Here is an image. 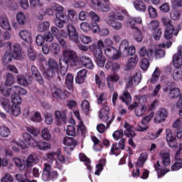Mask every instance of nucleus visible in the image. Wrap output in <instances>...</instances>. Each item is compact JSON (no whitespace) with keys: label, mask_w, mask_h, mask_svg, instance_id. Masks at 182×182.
Listing matches in <instances>:
<instances>
[{"label":"nucleus","mask_w":182,"mask_h":182,"mask_svg":"<svg viewBox=\"0 0 182 182\" xmlns=\"http://www.w3.org/2000/svg\"><path fill=\"white\" fill-rule=\"evenodd\" d=\"M14 162L16 167H18L21 171H25L26 174L31 173V167L35 166L38 163V155L36 154H30L25 161H22L21 159L15 157L14 158Z\"/></svg>","instance_id":"nucleus-1"},{"label":"nucleus","mask_w":182,"mask_h":182,"mask_svg":"<svg viewBox=\"0 0 182 182\" xmlns=\"http://www.w3.org/2000/svg\"><path fill=\"white\" fill-rule=\"evenodd\" d=\"M69 21L73 24H76L77 22H79V20L77 19V13L76 11L73 9H68L67 11V17L63 13L56 14L55 23L58 28H63L65 26V23H68Z\"/></svg>","instance_id":"nucleus-2"},{"label":"nucleus","mask_w":182,"mask_h":182,"mask_svg":"<svg viewBox=\"0 0 182 182\" xmlns=\"http://www.w3.org/2000/svg\"><path fill=\"white\" fill-rule=\"evenodd\" d=\"M0 105L3 109L13 116H19L21 114V108L18 105H11V101L5 97L0 98Z\"/></svg>","instance_id":"nucleus-3"},{"label":"nucleus","mask_w":182,"mask_h":182,"mask_svg":"<svg viewBox=\"0 0 182 182\" xmlns=\"http://www.w3.org/2000/svg\"><path fill=\"white\" fill-rule=\"evenodd\" d=\"M90 50L93 52L95 62L99 68H104L106 63V57L103 55L102 49L97 48L96 44L90 46Z\"/></svg>","instance_id":"nucleus-4"},{"label":"nucleus","mask_w":182,"mask_h":182,"mask_svg":"<svg viewBox=\"0 0 182 182\" xmlns=\"http://www.w3.org/2000/svg\"><path fill=\"white\" fill-rule=\"evenodd\" d=\"M48 72L44 73V77L50 80L52 77H55L58 73H59V64L53 58H50L48 61Z\"/></svg>","instance_id":"nucleus-5"},{"label":"nucleus","mask_w":182,"mask_h":182,"mask_svg":"<svg viewBox=\"0 0 182 182\" xmlns=\"http://www.w3.org/2000/svg\"><path fill=\"white\" fill-rule=\"evenodd\" d=\"M66 29L68 33H62V36L63 38L69 37L70 41L72 42H75V43H79V35L77 34V31L73 24L69 23L67 26Z\"/></svg>","instance_id":"nucleus-6"},{"label":"nucleus","mask_w":182,"mask_h":182,"mask_svg":"<svg viewBox=\"0 0 182 182\" xmlns=\"http://www.w3.org/2000/svg\"><path fill=\"white\" fill-rule=\"evenodd\" d=\"M6 45L9 46L10 53H12L14 59L16 60L23 59V53H22V46H21V44L16 43L12 46V43L7 42Z\"/></svg>","instance_id":"nucleus-7"},{"label":"nucleus","mask_w":182,"mask_h":182,"mask_svg":"<svg viewBox=\"0 0 182 182\" xmlns=\"http://www.w3.org/2000/svg\"><path fill=\"white\" fill-rule=\"evenodd\" d=\"M50 170H52V166L49 164H44V168L42 175V180L43 181H48L49 178L53 180L58 176L56 171Z\"/></svg>","instance_id":"nucleus-8"},{"label":"nucleus","mask_w":182,"mask_h":182,"mask_svg":"<svg viewBox=\"0 0 182 182\" xmlns=\"http://www.w3.org/2000/svg\"><path fill=\"white\" fill-rule=\"evenodd\" d=\"M64 62L65 63H70L71 65H75L77 62V54L75 51L70 49H65L63 52Z\"/></svg>","instance_id":"nucleus-9"},{"label":"nucleus","mask_w":182,"mask_h":182,"mask_svg":"<svg viewBox=\"0 0 182 182\" xmlns=\"http://www.w3.org/2000/svg\"><path fill=\"white\" fill-rule=\"evenodd\" d=\"M63 144L66 146L64 147L65 153L70 154L75 150L76 146H77V141L72 137L66 136L63 139Z\"/></svg>","instance_id":"nucleus-10"},{"label":"nucleus","mask_w":182,"mask_h":182,"mask_svg":"<svg viewBox=\"0 0 182 182\" xmlns=\"http://www.w3.org/2000/svg\"><path fill=\"white\" fill-rule=\"evenodd\" d=\"M127 11L120 7H116L114 11H112L111 14L109 15L107 19H113L115 21H123L124 17L123 15H126Z\"/></svg>","instance_id":"nucleus-11"},{"label":"nucleus","mask_w":182,"mask_h":182,"mask_svg":"<svg viewBox=\"0 0 182 182\" xmlns=\"http://www.w3.org/2000/svg\"><path fill=\"white\" fill-rule=\"evenodd\" d=\"M69 95V92L63 91L58 87L52 88V96L54 100H60L65 99V96Z\"/></svg>","instance_id":"nucleus-12"},{"label":"nucleus","mask_w":182,"mask_h":182,"mask_svg":"<svg viewBox=\"0 0 182 182\" xmlns=\"http://www.w3.org/2000/svg\"><path fill=\"white\" fill-rule=\"evenodd\" d=\"M126 141V139H122L118 144H114L111 147L110 154L114 155V156H119L120 154V149L124 150V142Z\"/></svg>","instance_id":"nucleus-13"},{"label":"nucleus","mask_w":182,"mask_h":182,"mask_svg":"<svg viewBox=\"0 0 182 182\" xmlns=\"http://www.w3.org/2000/svg\"><path fill=\"white\" fill-rule=\"evenodd\" d=\"M105 53L109 59L117 60L120 58V53L114 47H109L105 49Z\"/></svg>","instance_id":"nucleus-14"},{"label":"nucleus","mask_w":182,"mask_h":182,"mask_svg":"<svg viewBox=\"0 0 182 182\" xmlns=\"http://www.w3.org/2000/svg\"><path fill=\"white\" fill-rule=\"evenodd\" d=\"M173 65L175 68H178L182 66V46L178 48V53L173 57Z\"/></svg>","instance_id":"nucleus-15"},{"label":"nucleus","mask_w":182,"mask_h":182,"mask_svg":"<svg viewBox=\"0 0 182 182\" xmlns=\"http://www.w3.org/2000/svg\"><path fill=\"white\" fill-rule=\"evenodd\" d=\"M166 119H167V110L164 108H161L157 112V114L154 119V122L156 124H159V123L164 122Z\"/></svg>","instance_id":"nucleus-16"},{"label":"nucleus","mask_w":182,"mask_h":182,"mask_svg":"<svg viewBox=\"0 0 182 182\" xmlns=\"http://www.w3.org/2000/svg\"><path fill=\"white\" fill-rule=\"evenodd\" d=\"M181 150H182V144L179 145V149L176 151V154L175 156V159L176 161L174 163V164L171 166V168L172 171H177V170H180V168H182V159H178V155L180 154V153H181Z\"/></svg>","instance_id":"nucleus-17"},{"label":"nucleus","mask_w":182,"mask_h":182,"mask_svg":"<svg viewBox=\"0 0 182 182\" xmlns=\"http://www.w3.org/2000/svg\"><path fill=\"white\" fill-rule=\"evenodd\" d=\"M139 55L142 59H153L154 58V51L151 49L146 48V47H142L139 51Z\"/></svg>","instance_id":"nucleus-18"},{"label":"nucleus","mask_w":182,"mask_h":182,"mask_svg":"<svg viewBox=\"0 0 182 182\" xmlns=\"http://www.w3.org/2000/svg\"><path fill=\"white\" fill-rule=\"evenodd\" d=\"M110 112V107L107 105H103L99 112V117L102 122H107L109 120V114Z\"/></svg>","instance_id":"nucleus-19"},{"label":"nucleus","mask_w":182,"mask_h":182,"mask_svg":"<svg viewBox=\"0 0 182 182\" xmlns=\"http://www.w3.org/2000/svg\"><path fill=\"white\" fill-rule=\"evenodd\" d=\"M178 32H180V31L178 29H175L173 26L166 27L164 33V38L165 39H167V41H169V39L173 38V35L177 36V35H178Z\"/></svg>","instance_id":"nucleus-20"},{"label":"nucleus","mask_w":182,"mask_h":182,"mask_svg":"<svg viewBox=\"0 0 182 182\" xmlns=\"http://www.w3.org/2000/svg\"><path fill=\"white\" fill-rule=\"evenodd\" d=\"M23 139L30 147H38V142L36 141L28 132L23 134Z\"/></svg>","instance_id":"nucleus-21"},{"label":"nucleus","mask_w":182,"mask_h":182,"mask_svg":"<svg viewBox=\"0 0 182 182\" xmlns=\"http://www.w3.org/2000/svg\"><path fill=\"white\" fill-rule=\"evenodd\" d=\"M124 127L125 130L123 133L126 137H128L129 139H134V137H136V132H134L133 130V127H132V125L127 122H125Z\"/></svg>","instance_id":"nucleus-22"},{"label":"nucleus","mask_w":182,"mask_h":182,"mask_svg":"<svg viewBox=\"0 0 182 182\" xmlns=\"http://www.w3.org/2000/svg\"><path fill=\"white\" fill-rule=\"evenodd\" d=\"M166 141H168L169 147H176L177 146V141L173 136V132H171V129H166Z\"/></svg>","instance_id":"nucleus-23"},{"label":"nucleus","mask_w":182,"mask_h":182,"mask_svg":"<svg viewBox=\"0 0 182 182\" xmlns=\"http://www.w3.org/2000/svg\"><path fill=\"white\" fill-rule=\"evenodd\" d=\"M106 23L111 26V28H114V31H120L122 28H123V24L121 22L117 21L116 20L107 18L105 19Z\"/></svg>","instance_id":"nucleus-24"},{"label":"nucleus","mask_w":182,"mask_h":182,"mask_svg":"<svg viewBox=\"0 0 182 182\" xmlns=\"http://www.w3.org/2000/svg\"><path fill=\"white\" fill-rule=\"evenodd\" d=\"M55 119H57V124L60 126L62 123L65 124L68 118L66 117V113L65 112L55 111Z\"/></svg>","instance_id":"nucleus-25"},{"label":"nucleus","mask_w":182,"mask_h":182,"mask_svg":"<svg viewBox=\"0 0 182 182\" xmlns=\"http://www.w3.org/2000/svg\"><path fill=\"white\" fill-rule=\"evenodd\" d=\"M97 48H98L99 49H102L103 48H105V49H107V48H111L113 46V40L110 39V38H105L103 41L102 40H99L97 41Z\"/></svg>","instance_id":"nucleus-26"},{"label":"nucleus","mask_w":182,"mask_h":182,"mask_svg":"<svg viewBox=\"0 0 182 182\" xmlns=\"http://www.w3.org/2000/svg\"><path fill=\"white\" fill-rule=\"evenodd\" d=\"M137 62H139V57L134 55V57L130 58L128 60V62L126 65L125 70H133V69L136 68V65H137Z\"/></svg>","instance_id":"nucleus-27"},{"label":"nucleus","mask_w":182,"mask_h":182,"mask_svg":"<svg viewBox=\"0 0 182 182\" xmlns=\"http://www.w3.org/2000/svg\"><path fill=\"white\" fill-rule=\"evenodd\" d=\"M159 156L161 159H162V163L164 166H169L171 160L170 159V152L167 151H161L159 153Z\"/></svg>","instance_id":"nucleus-28"},{"label":"nucleus","mask_w":182,"mask_h":182,"mask_svg":"<svg viewBox=\"0 0 182 182\" xmlns=\"http://www.w3.org/2000/svg\"><path fill=\"white\" fill-rule=\"evenodd\" d=\"M80 63L83 66H85V68H87V69H93V61H92V59L86 55H82L80 58Z\"/></svg>","instance_id":"nucleus-29"},{"label":"nucleus","mask_w":182,"mask_h":182,"mask_svg":"<svg viewBox=\"0 0 182 182\" xmlns=\"http://www.w3.org/2000/svg\"><path fill=\"white\" fill-rule=\"evenodd\" d=\"M19 36L21 39L24 41V42L31 43L32 42V33L29 31L22 30L19 32Z\"/></svg>","instance_id":"nucleus-30"},{"label":"nucleus","mask_w":182,"mask_h":182,"mask_svg":"<svg viewBox=\"0 0 182 182\" xmlns=\"http://www.w3.org/2000/svg\"><path fill=\"white\" fill-rule=\"evenodd\" d=\"M0 26L6 31H11V24H9V20H8L6 16H0Z\"/></svg>","instance_id":"nucleus-31"},{"label":"nucleus","mask_w":182,"mask_h":182,"mask_svg":"<svg viewBox=\"0 0 182 182\" xmlns=\"http://www.w3.org/2000/svg\"><path fill=\"white\" fill-rule=\"evenodd\" d=\"M31 72L33 76H35L37 82H38L40 85H43V78L42 77V75H41L39 70H38V68L36 66H31Z\"/></svg>","instance_id":"nucleus-32"},{"label":"nucleus","mask_w":182,"mask_h":182,"mask_svg":"<svg viewBox=\"0 0 182 182\" xmlns=\"http://www.w3.org/2000/svg\"><path fill=\"white\" fill-rule=\"evenodd\" d=\"M147 157H149L147 153L144 152L141 154L136 164V167H143L146 161H147Z\"/></svg>","instance_id":"nucleus-33"},{"label":"nucleus","mask_w":182,"mask_h":182,"mask_svg":"<svg viewBox=\"0 0 182 182\" xmlns=\"http://www.w3.org/2000/svg\"><path fill=\"white\" fill-rule=\"evenodd\" d=\"M134 6L135 9L139 12H144L146 9V4H144L141 0H136L134 1Z\"/></svg>","instance_id":"nucleus-34"},{"label":"nucleus","mask_w":182,"mask_h":182,"mask_svg":"<svg viewBox=\"0 0 182 182\" xmlns=\"http://www.w3.org/2000/svg\"><path fill=\"white\" fill-rule=\"evenodd\" d=\"M41 137L43 140L46 141H50V139H52V134H50V130L49 128L45 127L41 131Z\"/></svg>","instance_id":"nucleus-35"},{"label":"nucleus","mask_w":182,"mask_h":182,"mask_svg":"<svg viewBox=\"0 0 182 182\" xmlns=\"http://www.w3.org/2000/svg\"><path fill=\"white\" fill-rule=\"evenodd\" d=\"M146 110H147L146 105H139L135 108V114L137 117H141L146 113Z\"/></svg>","instance_id":"nucleus-36"},{"label":"nucleus","mask_w":182,"mask_h":182,"mask_svg":"<svg viewBox=\"0 0 182 182\" xmlns=\"http://www.w3.org/2000/svg\"><path fill=\"white\" fill-rule=\"evenodd\" d=\"M12 90L14 92V95H19L20 96H25L28 95V91H26V90L18 85L13 86Z\"/></svg>","instance_id":"nucleus-37"},{"label":"nucleus","mask_w":182,"mask_h":182,"mask_svg":"<svg viewBox=\"0 0 182 182\" xmlns=\"http://www.w3.org/2000/svg\"><path fill=\"white\" fill-rule=\"evenodd\" d=\"M12 60H14V55L11 52L6 51L3 57L4 65H9Z\"/></svg>","instance_id":"nucleus-38"},{"label":"nucleus","mask_w":182,"mask_h":182,"mask_svg":"<svg viewBox=\"0 0 182 182\" xmlns=\"http://www.w3.org/2000/svg\"><path fill=\"white\" fill-rule=\"evenodd\" d=\"M11 134V130L9 128L5 125L0 126V136L4 139H6V137L9 136Z\"/></svg>","instance_id":"nucleus-39"},{"label":"nucleus","mask_w":182,"mask_h":182,"mask_svg":"<svg viewBox=\"0 0 182 182\" xmlns=\"http://www.w3.org/2000/svg\"><path fill=\"white\" fill-rule=\"evenodd\" d=\"M119 99H121V100L127 106L132 103V96L127 91L124 92L122 96L119 97Z\"/></svg>","instance_id":"nucleus-40"},{"label":"nucleus","mask_w":182,"mask_h":182,"mask_svg":"<svg viewBox=\"0 0 182 182\" xmlns=\"http://www.w3.org/2000/svg\"><path fill=\"white\" fill-rule=\"evenodd\" d=\"M92 141L94 143L93 149L95 151H102V149H103V146L100 144V140L97 139L96 136L92 137Z\"/></svg>","instance_id":"nucleus-41"},{"label":"nucleus","mask_w":182,"mask_h":182,"mask_svg":"<svg viewBox=\"0 0 182 182\" xmlns=\"http://www.w3.org/2000/svg\"><path fill=\"white\" fill-rule=\"evenodd\" d=\"M50 147H52V145L49 142H46L45 141H38V144L37 148L39 150L42 151H46L50 149Z\"/></svg>","instance_id":"nucleus-42"},{"label":"nucleus","mask_w":182,"mask_h":182,"mask_svg":"<svg viewBox=\"0 0 182 182\" xmlns=\"http://www.w3.org/2000/svg\"><path fill=\"white\" fill-rule=\"evenodd\" d=\"M79 159L80 161H85V166H87V168L89 170V171L92 170V166H90V159H89L86 155L84 154H80Z\"/></svg>","instance_id":"nucleus-43"},{"label":"nucleus","mask_w":182,"mask_h":182,"mask_svg":"<svg viewBox=\"0 0 182 182\" xmlns=\"http://www.w3.org/2000/svg\"><path fill=\"white\" fill-rule=\"evenodd\" d=\"M160 78V70L159 69V67H156L152 74V77L150 79L149 82L150 83H156L157 80Z\"/></svg>","instance_id":"nucleus-44"},{"label":"nucleus","mask_w":182,"mask_h":182,"mask_svg":"<svg viewBox=\"0 0 182 182\" xmlns=\"http://www.w3.org/2000/svg\"><path fill=\"white\" fill-rule=\"evenodd\" d=\"M27 55L30 60H35L38 57L36 51L32 47H28L27 49Z\"/></svg>","instance_id":"nucleus-45"},{"label":"nucleus","mask_w":182,"mask_h":182,"mask_svg":"<svg viewBox=\"0 0 182 182\" xmlns=\"http://www.w3.org/2000/svg\"><path fill=\"white\" fill-rule=\"evenodd\" d=\"M129 48V41L127 40H123L119 44V52L122 53H127V49Z\"/></svg>","instance_id":"nucleus-46"},{"label":"nucleus","mask_w":182,"mask_h":182,"mask_svg":"<svg viewBox=\"0 0 182 182\" xmlns=\"http://www.w3.org/2000/svg\"><path fill=\"white\" fill-rule=\"evenodd\" d=\"M17 83L20 85V86L26 87L28 85V80L24 75H18L16 76Z\"/></svg>","instance_id":"nucleus-47"},{"label":"nucleus","mask_w":182,"mask_h":182,"mask_svg":"<svg viewBox=\"0 0 182 182\" xmlns=\"http://www.w3.org/2000/svg\"><path fill=\"white\" fill-rule=\"evenodd\" d=\"M166 55V52L160 48H156L154 52V58L155 56L156 59H161Z\"/></svg>","instance_id":"nucleus-48"},{"label":"nucleus","mask_w":182,"mask_h":182,"mask_svg":"<svg viewBox=\"0 0 182 182\" xmlns=\"http://www.w3.org/2000/svg\"><path fill=\"white\" fill-rule=\"evenodd\" d=\"M94 6H97L99 11H101V12H109V11H110V4L109 3H104L102 4L100 1V5H95Z\"/></svg>","instance_id":"nucleus-49"},{"label":"nucleus","mask_w":182,"mask_h":182,"mask_svg":"<svg viewBox=\"0 0 182 182\" xmlns=\"http://www.w3.org/2000/svg\"><path fill=\"white\" fill-rule=\"evenodd\" d=\"M19 147H21V149L23 150L26 149V144H25L23 141H19L18 143L13 144L12 150H14V151H19Z\"/></svg>","instance_id":"nucleus-50"},{"label":"nucleus","mask_w":182,"mask_h":182,"mask_svg":"<svg viewBox=\"0 0 182 182\" xmlns=\"http://www.w3.org/2000/svg\"><path fill=\"white\" fill-rule=\"evenodd\" d=\"M16 179L18 182H36L35 180H32L31 181L26 178V173H18L16 175Z\"/></svg>","instance_id":"nucleus-51"},{"label":"nucleus","mask_w":182,"mask_h":182,"mask_svg":"<svg viewBox=\"0 0 182 182\" xmlns=\"http://www.w3.org/2000/svg\"><path fill=\"white\" fill-rule=\"evenodd\" d=\"M11 103H13L14 106H18L22 103V98L21 96L14 94L11 97Z\"/></svg>","instance_id":"nucleus-52"},{"label":"nucleus","mask_w":182,"mask_h":182,"mask_svg":"<svg viewBox=\"0 0 182 182\" xmlns=\"http://www.w3.org/2000/svg\"><path fill=\"white\" fill-rule=\"evenodd\" d=\"M50 50L54 55H58L59 52H60V47L59 46V44L56 43H53L50 44Z\"/></svg>","instance_id":"nucleus-53"},{"label":"nucleus","mask_w":182,"mask_h":182,"mask_svg":"<svg viewBox=\"0 0 182 182\" xmlns=\"http://www.w3.org/2000/svg\"><path fill=\"white\" fill-rule=\"evenodd\" d=\"M172 77L173 80L178 82V80H181L182 77V70H174L172 73Z\"/></svg>","instance_id":"nucleus-54"},{"label":"nucleus","mask_w":182,"mask_h":182,"mask_svg":"<svg viewBox=\"0 0 182 182\" xmlns=\"http://www.w3.org/2000/svg\"><path fill=\"white\" fill-rule=\"evenodd\" d=\"M16 20L19 25H25L26 23V17L23 13H18L16 16Z\"/></svg>","instance_id":"nucleus-55"},{"label":"nucleus","mask_w":182,"mask_h":182,"mask_svg":"<svg viewBox=\"0 0 182 182\" xmlns=\"http://www.w3.org/2000/svg\"><path fill=\"white\" fill-rule=\"evenodd\" d=\"M15 83V77L14 75L7 73V77L5 81L6 86H12Z\"/></svg>","instance_id":"nucleus-56"},{"label":"nucleus","mask_w":182,"mask_h":182,"mask_svg":"<svg viewBox=\"0 0 182 182\" xmlns=\"http://www.w3.org/2000/svg\"><path fill=\"white\" fill-rule=\"evenodd\" d=\"M49 26H50V24L48 21L40 23L38 25V31L39 32H45L49 29Z\"/></svg>","instance_id":"nucleus-57"},{"label":"nucleus","mask_w":182,"mask_h":182,"mask_svg":"<svg viewBox=\"0 0 182 182\" xmlns=\"http://www.w3.org/2000/svg\"><path fill=\"white\" fill-rule=\"evenodd\" d=\"M0 92L3 96H6V97L8 96L11 97L13 95H14V91L12 90V87L11 88H8V89H4V88L1 87Z\"/></svg>","instance_id":"nucleus-58"},{"label":"nucleus","mask_w":182,"mask_h":182,"mask_svg":"<svg viewBox=\"0 0 182 182\" xmlns=\"http://www.w3.org/2000/svg\"><path fill=\"white\" fill-rule=\"evenodd\" d=\"M153 117H154V112H151V113H149L148 116H146L142 119L141 124H143V126H146V124H149V123H150V120H151Z\"/></svg>","instance_id":"nucleus-59"},{"label":"nucleus","mask_w":182,"mask_h":182,"mask_svg":"<svg viewBox=\"0 0 182 182\" xmlns=\"http://www.w3.org/2000/svg\"><path fill=\"white\" fill-rule=\"evenodd\" d=\"M31 121L34 122V123H41L42 122V116L41 112H35L34 114L31 117Z\"/></svg>","instance_id":"nucleus-60"},{"label":"nucleus","mask_w":182,"mask_h":182,"mask_svg":"<svg viewBox=\"0 0 182 182\" xmlns=\"http://www.w3.org/2000/svg\"><path fill=\"white\" fill-rule=\"evenodd\" d=\"M148 12L149 17L151 18L152 19H155V18H157V10L154 9L152 6H149L148 7Z\"/></svg>","instance_id":"nucleus-61"},{"label":"nucleus","mask_w":182,"mask_h":182,"mask_svg":"<svg viewBox=\"0 0 182 182\" xmlns=\"http://www.w3.org/2000/svg\"><path fill=\"white\" fill-rule=\"evenodd\" d=\"M26 130L28 132V133H31V134L34 136V137H38V136H39L40 131L39 129L35 128V127H26Z\"/></svg>","instance_id":"nucleus-62"},{"label":"nucleus","mask_w":182,"mask_h":182,"mask_svg":"<svg viewBox=\"0 0 182 182\" xmlns=\"http://www.w3.org/2000/svg\"><path fill=\"white\" fill-rule=\"evenodd\" d=\"M172 127L173 129H176V130H182V121L181 118L176 119L172 124Z\"/></svg>","instance_id":"nucleus-63"},{"label":"nucleus","mask_w":182,"mask_h":182,"mask_svg":"<svg viewBox=\"0 0 182 182\" xmlns=\"http://www.w3.org/2000/svg\"><path fill=\"white\" fill-rule=\"evenodd\" d=\"M170 97L171 99H176L178 96H180V89L175 87L171 90L169 93Z\"/></svg>","instance_id":"nucleus-64"}]
</instances>
